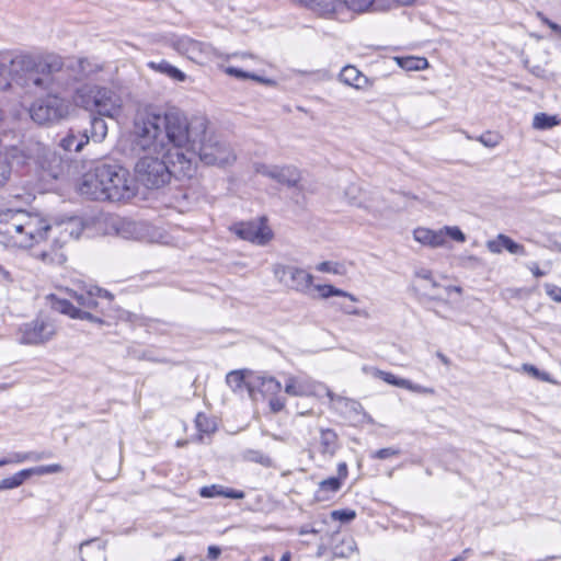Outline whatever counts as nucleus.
<instances>
[{
  "mask_svg": "<svg viewBox=\"0 0 561 561\" xmlns=\"http://www.w3.org/2000/svg\"><path fill=\"white\" fill-rule=\"evenodd\" d=\"M207 119L198 116L188 119L183 111L170 107L160 111L148 106L138 112L134 121V149L161 151L167 142L172 149L185 151L206 130Z\"/></svg>",
  "mask_w": 561,
  "mask_h": 561,
  "instance_id": "f257e3e1",
  "label": "nucleus"
},
{
  "mask_svg": "<svg viewBox=\"0 0 561 561\" xmlns=\"http://www.w3.org/2000/svg\"><path fill=\"white\" fill-rule=\"evenodd\" d=\"M12 66L14 80L21 88L32 92L66 89L69 85V78L80 81L98 71L96 65L88 58L70 60L64 68L59 56L38 58L27 54L15 56Z\"/></svg>",
  "mask_w": 561,
  "mask_h": 561,
  "instance_id": "f03ea898",
  "label": "nucleus"
},
{
  "mask_svg": "<svg viewBox=\"0 0 561 561\" xmlns=\"http://www.w3.org/2000/svg\"><path fill=\"white\" fill-rule=\"evenodd\" d=\"M140 152L139 150H137ZM134 171L137 181L149 190H158L170 183L171 179L192 178L194 164L191 157L179 149L161 151H141Z\"/></svg>",
  "mask_w": 561,
  "mask_h": 561,
  "instance_id": "7ed1b4c3",
  "label": "nucleus"
},
{
  "mask_svg": "<svg viewBox=\"0 0 561 561\" xmlns=\"http://www.w3.org/2000/svg\"><path fill=\"white\" fill-rule=\"evenodd\" d=\"M73 298L80 307L87 310L77 308L69 300L57 298L55 296H51V307L54 310L67 314L72 319L88 320L90 322L103 324L104 321L99 316L91 313L89 310H96L99 308V298L106 299L111 302L114 299V295L98 286H90L89 289L83 293H75Z\"/></svg>",
  "mask_w": 561,
  "mask_h": 561,
  "instance_id": "20e7f679",
  "label": "nucleus"
},
{
  "mask_svg": "<svg viewBox=\"0 0 561 561\" xmlns=\"http://www.w3.org/2000/svg\"><path fill=\"white\" fill-rule=\"evenodd\" d=\"M73 100L78 106L106 117H114L122 107V99L114 90L99 85L78 88Z\"/></svg>",
  "mask_w": 561,
  "mask_h": 561,
  "instance_id": "39448f33",
  "label": "nucleus"
},
{
  "mask_svg": "<svg viewBox=\"0 0 561 561\" xmlns=\"http://www.w3.org/2000/svg\"><path fill=\"white\" fill-rule=\"evenodd\" d=\"M84 229L83 220L80 217H69L66 219H61L55 221L54 224H48L46 219L43 218V227H42V241L50 240V252L44 251L42 253L43 260L49 257L51 261L55 260L53 254L57 256V260L60 262L65 259V256L58 251L71 239H78Z\"/></svg>",
  "mask_w": 561,
  "mask_h": 561,
  "instance_id": "423d86ee",
  "label": "nucleus"
},
{
  "mask_svg": "<svg viewBox=\"0 0 561 561\" xmlns=\"http://www.w3.org/2000/svg\"><path fill=\"white\" fill-rule=\"evenodd\" d=\"M184 153L191 157L194 165L196 156L207 165H224L236 159L230 146L219 139L218 136L209 134L207 129L198 137L196 142H192L191 147L185 149Z\"/></svg>",
  "mask_w": 561,
  "mask_h": 561,
  "instance_id": "0eeeda50",
  "label": "nucleus"
},
{
  "mask_svg": "<svg viewBox=\"0 0 561 561\" xmlns=\"http://www.w3.org/2000/svg\"><path fill=\"white\" fill-rule=\"evenodd\" d=\"M61 89L46 90L48 95L36 100L30 107L31 118L39 124H53L68 116L70 111V102L57 94ZM28 92L27 89H25ZM41 90L39 92H43ZM36 91L35 93H37ZM30 93H33L30 91Z\"/></svg>",
  "mask_w": 561,
  "mask_h": 561,
  "instance_id": "6e6552de",
  "label": "nucleus"
},
{
  "mask_svg": "<svg viewBox=\"0 0 561 561\" xmlns=\"http://www.w3.org/2000/svg\"><path fill=\"white\" fill-rule=\"evenodd\" d=\"M128 171L117 164L102 163L96 165V178H100L107 201L118 202L129 197Z\"/></svg>",
  "mask_w": 561,
  "mask_h": 561,
  "instance_id": "1a4fd4ad",
  "label": "nucleus"
},
{
  "mask_svg": "<svg viewBox=\"0 0 561 561\" xmlns=\"http://www.w3.org/2000/svg\"><path fill=\"white\" fill-rule=\"evenodd\" d=\"M21 217L22 227H18V229H15L13 247L26 249L41 243L43 218L26 210H22Z\"/></svg>",
  "mask_w": 561,
  "mask_h": 561,
  "instance_id": "9d476101",
  "label": "nucleus"
},
{
  "mask_svg": "<svg viewBox=\"0 0 561 561\" xmlns=\"http://www.w3.org/2000/svg\"><path fill=\"white\" fill-rule=\"evenodd\" d=\"M35 162L43 171V178L57 180L64 174L65 161L54 149L36 144L33 149Z\"/></svg>",
  "mask_w": 561,
  "mask_h": 561,
  "instance_id": "9b49d317",
  "label": "nucleus"
},
{
  "mask_svg": "<svg viewBox=\"0 0 561 561\" xmlns=\"http://www.w3.org/2000/svg\"><path fill=\"white\" fill-rule=\"evenodd\" d=\"M273 274L279 283L298 291L309 289L313 280L311 274L302 268L290 265L276 264L273 266Z\"/></svg>",
  "mask_w": 561,
  "mask_h": 561,
  "instance_id": "f8f14e48",
  "label": "nucleus"
},
{
  "mask_svg": "<svg viewBox=\"0 0 561 561\" xmlns=\"http://www.w3.org/2000/svg\"><path fill=\"white\" fill-rule=\"evenodd\" d=\"M55 334L56 329L51 322L36 319L21 327L20 343L39 345L51 340Z\"/></svg>",
  "mask_w": 561,
  "mask_h": 561,
  "instance_id": "ddd939ff",
  "label": "nucleus"
},
{
  "mask_svg": "<svg viewBox=\"0 0 561 561\" xmlns=\"http://www.w3.org/2000/svg\"><path fill=\"white\" fill-rule=\"evenodd\" d=\"M230 230L240 239L250 241L257 245L266 244L273 236L271 229L263 220L237 222L230 228Z\"/></svg>",
  "mask_w": 561,
  "mask_h": 561,
  "instance_id": "4468645a",
  "label": "nucleus"
},
{
  "mask_svg": "<svg viewBox=\"0 0 561 561\" xmlns=\"http://www.w3.org/2000/svg\"><path fill=\"white\" fill-rule=\"evenodd\" d=\"M254 170L257 174L275 180L276 182L289 187L296 186L301 180L300 172L293 165H270L265 163H256Z\"/></svg>",
  "mask_w": 561,
  "mask_h": 561,
  "instance_id": "2eb2a0df",
  "label": "nucleus"
},
{
  "mask_svg": "<svg viewBox=\"0 0 561 561\" xmlns=\"http://www.w3.org/2000/svg\"><path fill=\"white\" fill-rule=\"evenodd\" d=\"M22 210L23 209H7L0 213V243L5 247H13L15 229L22 227Z\"/></svg>",
  "mask_w": 561,
  "mask_h": 561,
  "instance_id": "dca6fc26",
  "label": "nucleus"
},
{
  "mask_svg": "<svg viewBox=\"0 0 561 561\" xmlns=\"http://www.w3.org/2000/svg\"><path fill=\"white\" fill-rule=\"evenodd\" d=\"M256 390L264 397H274L282 390V383L274 377L255 376L248 383V392L253 400H256Z\"/></svg>",
  "mask_w": 561,
  "mask_h": 561,
  "instance_id": "f3484780",
  "label": "nucleus"
},
{
  "mask_svg": "<svg viewBox=\"0 0 561 561\" xmlns=\"http://www.w3.org/2000/svg\"><path fill=\"white\" fill-rule=\"evenodd\" d=\"M96 175V167L83 174L79 184V192L91 199L95 201H107L106 194L102 188L100 178Z\"/></svg>",
  "mask_w": 561,
  "mask_h": 561,
  "instance_id": "a211bd4d",
  "label": "nucleus"
},
{
  "mask_svg": "<svg viewBox=\"0 0 561 561\" xmlns=\"http://www.w3.org/2000/svg\"><path fill=\"white\" fill-rule=\"evenodd\" d=\"M328 396L334 403V409L345 419L359 421L360 416L365 415L364 409L358 401L335 396L331 392Z\"/></svg>",
  "mask_w": 561,
  "mask_h": 561,
  "instance_id": "6ab92c4d",
  "label": "nucleus"
},
{
  "mask_svg": "<svg viewBox=\"0 0 561 561\" xmlns=\"http://www.w3.org/2000/svg\"><path fill=\"white\" fill-rule=\"evenodd\" d=\"M486 248L491 253L500 254L503 249L508 251L511 254L526 255V249L523 244L515 242L512 238L506 234L500 233L495 239L486 242Z\"/></svg>",
  "mask_w": 561,
  "mask_h": 561,
  "instance_id": "aec40b11",
  "label": "nucleus"
},
{
  "mask_svg": "<svg viewBox=\"0 0 561 561\" xmlns=\"http://www.w3.org/2000/svg\"><path fill=\"white\" fill-rule=\"evenodd\" d=\"M105 547L106 542L99 538L81 542L79 548L81 561H106Z\"/></svg>",
  "mask_w": 561,
  "mask_h": 561,
  "instance_id": "412c9836",
  "label": "nucleus"
},
{
  "mask_svg": "<svg viewBox=\"0 0 561 561\" xmlns=\"http://www.w3.org/2000/svg\"><path fill=\"white\" fill-rule=\"evenodd\" d=\"M339 79L344 84L355 88L356 90H365L371 85L370 80L352 65H347L341 70Z\"/></svg>",
  "mask_w": 561,
  "mask_h": 561,
  "instance_id": "4be33fe9",
  "label": "nucleus"
},
{
  "mask_svg": "<svg viewBox=\"0 0 561 561\" xmlns=\"http://www.w3.org/2000/svg\"><path fill=\"white\" fill-rule=\"evenodd\" d=\"M174 48L187 58L195 60L207 53L208 46L191 37H181L174 42Z\"/></svg>",
  "mask_w": 561,
  "mask_h": 561,
  "instance_id": "5701e85b",
  "label": "nucleus"
},
{
  "mask_svg": "<svg viewBox=\"0 0 561 561\" xmlns=\"http://www.w3.org/2000/svg\"><path fill=\"white\" fill-rule=\"evenodd\" d=\"M89 142L88 129L83 133L70 129L59 141L60 148L67 152H79Z\"/></svg>",
  "mask_w": 561,
  "mask_h": 561,
  "instance_id": "b1692460",
  "label": "nucleus"
},
{
  "mask_svg": "<svg viewBox=\"0 0 561 561\" xmlns=\"http://www.w3.org/2000/svg\"><path fill=\"white\" fill-rule=\"evenodd\" d=\"M305 7L324 18H331L343 10L341 0H305Z\"/></svg>",
  "mask_w": 561,
  "mask_h": 561,
  "instance_id": "393cba45",
  "label": "nucleus"
},
{
  "mask_svg": "<svg viewBox=\"0 0 561 561\" xmlns=\"http://www.w3.org/2000/svg\"><path fill=\"white\" fill-rule=\"evenodd\" d=\"M199 495L205 499L222 496L232 500H242L245 497V493L241 490L224 486L221 484L205 485L199 489Z\"/></svg>",
  "mask_w": 561,
  "mask_h": 561,
  "instance_id": "a878e982",
  "label": "nucleus"
},
{
  "mask_svg": "<svg viewBox=\"0 0 561 561\" xmlns=\"http://www.w3.org/2000/svg\"><path fill=\"white\" fill-rule=\"evenodd\" d=\"M113 227L117 236L126 240H136L142 236L141 225L128 218L115 220Z\"/></svg>",
  "mask_w": 561,
  "mask_h": 561,
  "instance_id": "bb28decb",
  "label": "nucleus"
},
{
  "mask_svg": "<svg viewBox=\"0 0 561 561\" xmlns=\"http://www.w3.org/2000/svg\"><path fill=\"white\" fill-rule=\"evenodd\" d=\"M53 457L50 451H27L21 453L15 451L8 455V457L0 459L3 466L13 463H23L25 461H41L43 459H49Z\"/></svg>",
  "mask_w": 561,
  "mask_h": 561,
  "instance_id": "cd10ccee",
  "label": "nucleus"
},
{
  "mask_svg": "<svg viewBox=\"0 0 561 561\" xmlns=\"http://www.w3.org/2000/svg\"><path fill=\"white\" fill-rule=\"evenodd\" d=\"M285 392L289 396L306 397L313 394L314 386L308 380L298 377H288L285 383Z\"/></svg>",
  "mask_w": 561,
  "mask_h": 561,
  "instance_id": "c85d7f7f",
  "label": "nucleus"
},
{
  "mask_svg": "<svg viewBox=\"0 0 561 561\" xmlns=\"http://www.w3.org/2000/svg\"><path fill=\"white\" fill-rule=\"evenodd\" d=\"M414 239L422 244L431 245L433 248L442 247L446 241L442 229L435 231L427 228L415 229Z\"/></svg>",
  "mask_w": 561,
  "mask_h": 561,
  "instance_id": "c756f323",
  "label": "nucleus"
},
{
  "mask_svg": "<svg viewBox=\"0 0 561 561\" xmlns=\"http://www.w3.org/2000/svg\"><path fill=\"white\" fill-rule=\"evenodd\" d=\"M148 67L176 81H184L186 79V76L183 71L172 66L167 60L149 61Z\"/></svg>",
  "mask_w": 561,
  "mask_h": 561,
  "instance_id": "7c9ffc66",
  "label": "nucleus"
},
{
  "mask_svg": "<svg viewBox=\"0 0 561 561\" xmlns=\"http://www.w3.org/2000/svg\"><path fill=\"white\" fill-rule=\"evenodd\" d=\"M342 486V482L340 480V478H335V477H330L325 480H322L320 483H319V488L316 492V500L317 501H327L329 500V496L327 495V493H335L337 492Z\"/></svg>",
  "mask_w": 561,
  "mask_h": 561,
  "instance_id": "2f4dec72",
  "label": "nucleus"
},
{
  "mask_svg": "<svg viewBox=\"0 0 561 561\" xmlns=\"http://www.w3.org/2000/svg\"><path fill=\"white\" fill-rule=\"evenodd\" d=\"M89 139L101 142L107 135V124L101 116H91L90 129L88 130Z\"/></svg>",
  "mask_w": 561,
  "mask_h": 561,
  "instance_id": "473e14b6",
  "label": "nucleus"
},
{
  "mask_svg": "<svg viewBox=\"0 0 561 561\" xmlns=\"http://www.w3.org/2000/svg\"><path fill=\"white\" fill-rule=\"evenodd\" d=\"M320 445L323 454L333 455L337 449V434L331 428L321 430Z\"/></svg>",
  "mask_w": 561,
  "mask_h": 561,
  "instance_id": "72a5a7b5",
  "label": "nucleus"
},
{
  "mask_svg": "<svg viewBox=\"0 0 561 561\" xmlns=\"http://www.w3.org/2000/svg\"><path fill=\"white\" fill-rule=\"evenodd\" d=\"M30 478L27 469H22L14 473L12 477L4 478L0 481V488L3 490H12L21 486L25 480Z\"/></svg>",
  "mask_w": 561,
  "mask_h": 561,
  "instance_id": "f704fd0d",
  "label": "nucleus"
},
{
  "mask_svg": "<svg viewBox=\"0 0 561 561\" xmlns=\"http://www.w3.org/2000/svg\"><path fill=\"white\" fill-rule=\"evenodd\" d=\"M316 289L320 293V296L324 299H328L332 296L345 297L351 300V302H357L358 299L352 295L351 293L344 291L340 288L334 287L333 285H316Z\"/></svg>",
  "mask_w": 561,
  "mask_h": 561,
  "instance_id": "c9c22d12",
  "label": "nucleus"
},
{
  "mask_svg": "<svg viewBox=\"0 0 561 561\" xmlns=\"http://www.w3.org/2000/svg\"><path fill=\"white\" fill-rule=\"evenodd\" d=\"M396 59L398 65L407 71L421 70L427 66V60L421 57H399Z\"/></svg>",
  "mask_w": 561,
  "mask_h": 561,
  "instance_id": "e433bc0d",
  "label": "nucleus"
},
{
  "mask_svg": "<svg viewBox=\"0 0 561 561\" xmlns=\"http://www.w3.org/2000/svg\"><path fill=\"white\" fill-rule=\"evenodd\" d=\"M226 381L233 391H239L243 387L248 389V383L252 382V379L247 381L242 371L233 370L227 375Z\"/></svg>",
  "mask_w": 561,
  "mask_h": 561,
  "instance_id": "4c0bfd02",
  "label": "nucleus"
},
{
  "mask_svg": "<svg viewBox=\"0 0 561 561\" xmlns=\"http://www.w3.org/2000/svg\"><path fill=\"white\" fill-rule=\"evenodd\" d=\"M559 124L557 116L548 115L546 113H538L535 115L533 126L536 129H549Z\"/></svg>",
  "mask_w": 561,
  "mask_h": 561,
  "instance_id": "58836bf2",
  "label": "nucleus"
},
{
  "mask_svg": "<svg viewBox=\"0 0 561 561\" xmlns=\"http://www.w3.org/2000/svg\"><path fill=\"white\" fill-rule=\"evenodd\" d=\"M376 0H344L343 8L346 7L348 10L357 13H363L374 8Z\"/></svg>",
  "mask_w": 561,
  "mask_h": 561,
  "instance_id": "ea45409f",
  "label": "nucleus"
},
{
  "mask_svg": "<svg viewBox=\"0 0 561 561\" xmlns=\"http://www.w3.org/2000/svg\"><path fill=\"white\" fill-rule=\"evenodd\" d=\"M27 471L30 472V478H31L32 476H44V474H50V473H58V472L62 471V467L59 463H53V465H45V466L27 468Z\"/></svg>",
  "mask_w": 561,
  "mask_h": 561,
  "instance_id": "a19ab883",
  "label": "nucleus"
},
{
  "mask_svg": "<svg viewBox=\"0 0 561 561\" xmlns=\"http://www.w3.org/2000/svg\"><path fill=\"white\" fill-rule=\"evenodd\" d=\"M14 58H12L11 60H13ZM9 72L10 75V78H11V81H13L14 83H16L18 85H20L15 80H14V73H13V66H12V61H10V66H7L3 62H0V89L1 90H5L10 87L11 82L7 79L5 77V73Z\"/></svg>",
  "mask_w": 561,
  "mask_h": 561,
  "instance_id": "79ce46f5",
  "label": "nucleus"
},
{
  "mask_svg": "<svg viewBox=\"0 0 561 561\" xmlns=\"http://www.w3.org/2000/svg\"><path fill=\"white\" fill-rule=\"evenodd\" d=\"M401 453L402 451L399 447L391 446V447L381 448V449H378V450L371 453L370 458L385 460V459H389L392 457H398L401 455Z\"/></svg>",
  "mask_w": 561,
  "mask_h": 561,
  "instance_id": "37998d69",
  "label": "nucleus"
},
{
  "mask_svg": "<svg viewBox=\"0 0 561 561\" xmlns=\"http://www.w3.org/2000/svg\"><path fill=\"white\" fill-rule=\"evenodd\" d=\"M331 518L341 523H350L356 518V512L354 510L344 508L335 510L331 512Z\"/></svg>",
  "mask_w": 561,
  "mask_h": 561,
  "instance_id": "c03bdc74",
  "label": "nucleus"
},
{
  "mask_svg": "<svg viewBox=\"0 0 561 561\" xmlns=\"http://www.w3.org/2000/svg\"><path fill=\"white\" fill-rule=\"evenodd\" d=\"M377 375L389 385L400 387V388L409 386L408 379L399 378L391 373L378 370Z\"/></svg>",
  "mask_w": 561,
  "mask_h": 561,
  "instance_id": "a18cd8bd",
  "label": "nucleus"
},
{
  "mask_svg": "<svg viewBox=\"0 0 561 561\" xmlns=\"http://www.w3.org/2000/svg\"><path fill=\"white\" fill-rule=\"evenodd\" d=\"M522 369L534 377L535 379L541 380V381H551L550 375L546 371L539 370L536 366L531 364H524L522 366Z\"/></svg>",
  "mask_w": 561,
  "mask_h": 561,
  "instance_id": "49530a36",
  "label": "nucleus"
},
{
  "mask_svg": "<svg viewBox=\"0 0 561 561\" xmlns=\"http://www.w3.org/2000/svg\"><path fill=\"white\" fill-rule=\"evenodd\" d=\"M341 265L336 262L324 261L316 266V270L321 273L341 274Z\"/></svg>",
  "mask_w": 561,
  "mask_h": 561,
  "instance_id": "de8ad7c7",
  "label": "nucleus"
},
{
  "mask_svg": "<svg viewBox=\"0 0 561 561\" xmlns=\"http://www.w3.org/2000/svg\"><path fill=\"white\" fill-rule=\"evenodd\" d=\"M478 141L488 148H494L499 145L500 137L497 134L486 131L478 138Z\"/></svg>",
  "mask_w": 561,
  "mask_h": 561,
  "instance_id": "09e8293b",
  "label": "nucleus"
},
{
  "mask_svg": "<svg viewBox=\"0 0 561 561\" xmlns=\"http://www.w3.org/2000/svg\"><path fill=\"white\" fill-rule=\"evenodd\" d=\"M195 422L198 431L203 433H210L215 428V425L209 422L207 416L203 413L197 414Z\"/></svg>",
  "mask_w": 561,
  "mask_h": 561,
  "instance_id": "8fccbe9b",
  "label": "nucleus"
},
{
  "mask_svg": "<svg viewBox=\"0 0 561 561\" xmlns=\"http://www.w3.org/2000/svg\"><path fill=\"white\" fill-rule=\"evenodd\" d=\"M444 231V236L450 237L453 240L457 242H465L466 236L458 227H445L442 229Z\"/></svg>",
  "mask_w": 561,
  "mask_h": 561,
  "instance_id": "3c124183",
  "label": "nucleus"
},
{
  "mask_svg": "<svg viewBox=\"0 0 561 561\" xmlns=\"http://www.w3.org/2000/svg\"><path fill=\"white\" fill-rule=\"evenodd\" d=\"M336 307L346 314H353V316H359V317L367 316L366 311L360 310L351 304H345V302L336 304Z\"/></svg>",
  "mask_w": 561,
  "mask_h": 561,
  "instance_id": "603ef678",
  "label": "nucleus"
},
{
  "mask_svg": "<svg viewBox=\"0 0 561 561\" xmlns=\"http://www.w3.org/2000/svg\"><path fill=\"white\" fill-rule=\"evenodd\" d=\"M546 294L556 302H561V287L554 284L543 285Z\"/></svg>",
  "mask_w": 561,
  "mask_h": 561,
  "instance_id": "864d4df0",
  "label": "nucleus"
},
{
  "mask_svg": "<svg viewBox=\"0 0 561 561\" xmlns=\"http://www.w3.org/2000/svg\"><path fill=\"white\" fill-rule=\"evenodd\" d=\"M270 408L274 413L280 412L285 408V399L282 397H271L270 399Z\"/></svg>",
  "mask_w": 561,
  "mask_h": 561,
  "instance_id": "5fc2aeb1",
  "label": "nucleus"
},
{
  "mask_svg": "<svg viewBox=\"0 0 561 561\" xmlns=\"http://www.w3.org/2000/svg\"><path fill=\"white\" fill-rule=\"evenodd\" d=\"M227 73H229L231 76H234V77H238V78H252V79L257 80V81H263L262 78H260V77H257L255 75L247 73L243 70L234 68V67L227 68Z\"/></svg>",
  "mask_w": 561,
  "mask_h": 561,
  "instance_id": "6e6d98bb",
  "label": "nucleus"
},
{
  "mask_svg": "<svg viewBox=\"0 0 561 561\" xmlns=\"http://www.w3.org/2000/svg\"><path fill=\"white\" fill-rule=\"evenodd\" d=\"M345 545V542L343 543ZM346 549L347 551L345 552L344 550H339V547H335L334 548V554L337 556V557H347L348 554H351L354 549H355V542L353 540H350L346 542Z\"/></svg>",
  "mask_w": 561,
  "mask_h": 561,
  "instance_id": "4d7b16f0",
  "label": "nucleus"
},
{
  "mask_svg": "<svg viewBox=\"0 0 561 561\" xmlns=\"http://www.w3.org/2000/svg\"><path fill=\"white\" fill-rule=\"evenodd\" d=\"M403 389H408V390H411V391L417 392V393H433L434 392L433 389L425 388L421 385H414L410 380H409V386L403 387Z\"/></svg>",
  "mask_w": 561,
  "mask_h": 561,
  "instance_id": "13d9d810",
  "label": "nucleus"
},
{
  "mask_svg": "<svg viewBox=\"0 0 561 561\" xmlns=\"http://www.w3.org/2000/svg\"><path fill=\"white\" fill-rule=\"evenodd\" d=\"M415 275L422 279L428 280L432 287H437V283L433 279L431 271L423 268L417 271Z\"/></svg>",
  "mask_w": 561,
  "mask_h": 561,
  "instance_id": "bf43d9fd",
  "label": "nucleus"
},
{
  "mask_svg": "<svg viewBox=\"0 0 561 561\" xmlns=\"http://www.w3.org/2000/svg\"><path fill=\"white\" fill-rule=\"evenodd\" d=\"M253 454L255 455V457H253L252 459L263 466H271L272 463V460L268 456L264 455V454H260L257 451H253Z\"/></svg>",
  "mask_w": 561,
  "mask_h": 561,
  "instance_id": "052dcab7",
  "label": "nucleus"
},
{
  "mask_svg": "<svg viewBox=\"0 0 561 561\" xmlns=\"http://www.w3.org/2000/svg\"><path fill=\"white\" fill-rule=\"evenodd\" d=\"M347 473H348L347 465L345 462H340L337 465V477L336 478H340V480L342 482L344 479H346Z\"/></svg>",
  "mask_w": 561,
  "mask_h": 561,
  "instance_id": "680f3d73",
  "label": "nucleus"
},
{
  "mask_svg": "<svg viewBox=\"0 0 561 561\" xmlns=\"http://www.w3.org/2000/svg\"><path fill=\"white\" fill-rule=\"evenodd\" d=\"M298 534L300 536H304V535H307V534H319V530L311 527L310 525H302L299 529H298Z\"/></svg>",
  "mask_w": 561,
  "mask_h": 561,
  "instance_id": "e2e57ef3",
  "label": "nucleus"
},
{
  "mask_svg": "<svg viewBox=\"0 0 561 561\" xmlns=\"http://www.w3.org/2000/svg\"><path fill=\"white\" fill-rule=\"evenodd\" d=\"M221 553V550L217 546H209L208 547V558L211 560L217 559Z\"/></svg>",
  "mask_w": 561,
  "mask_h": 561,
  "instance_id": "0e129e2a",
  "label": "nucleus"
},
{
  "mask_svg": "<svg viewBox=\"0 0 561 561\" xmlns=\"http://www.w3.org/2000/svg\"><path fill=\"white\" fill-rule=\"evenodd\" d=\"M529 270L531 271V273L534 274L535 277L539 278V277H542L546 273L543 271H541L538 266L537 263H531L529 265Z\"/></svg>",
  "mask_w": 561,
  "mask_h": 561,
  "instance_id": "69168bd1",
  "label": "nucleus"
},
{
  "mask_svg": "<svg viewBox=\"0 0 561 561\" xmlns=\"http://www.w3.org/2000/svg\"><path fill=\"white\" fill-rule=\"evenodd\" d=\"M530 72L535 75L536 77L543 78L545 77V69H542L540 66H535L531 68Z\"/></svg>",
  "mask_w": 561,
  "mask_h": 561,
  "instance_id": "338daca9",
  "label": "nucleus"
},
{
  "mask_svg": "<svg viewBox=\"0 0 561 561\" xmlns=\"http://www.w3.org/2000/svg\"><path fill=\"white\" fill-rule=\"evenodd\" d=\"M549 27L561 36V25L557 23L549 24Z\"/></svg>",
  "mask_w": 561,
  "mask_h": 561,
  "instance_id": "774afa93",
  "label": "nucleus"
}]
</instances>
